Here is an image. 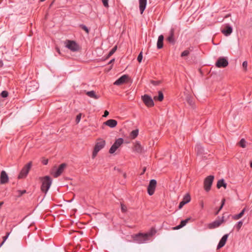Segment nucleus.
I'll list each match as a JSON object with an SVG mask.
<instances>
[{
	"label": "nucleus",
	"instance_id": "obj_8",
	"mask_svg": "<svg viewBox=\"0 0 252 252\" xmlns=\"http://www.w3.org/2000/svg\"><path fill=\"white\" fill-rule=\"evenodd\" d=\"M142 100L145 105L148 107L154 106V102L152 97L148 94H144L141 97Z\"/></svg>",
	"mask_w": 252,
	"mask_h": 252
},
{
	"label": "nucleus",
	"instance_id": "obj_31",
	"mask_svg": "<svg viewBox=\"0 0 252 252\" xmlns=\"http://www.w3.org/2000/svg\"><path fill=\"white\" fill-rule=\"evenodd\" d=\"M243 221L240 220V221H238L237 223V224H235L234 227L237 229V231H239V230L240 229V228H241V227L243 225Z\"/></svg>",
	"mask_w": 252,
	"mask_h": 252
},
{
	"label": "nucleus",
	"instance_id": "obj_49",
	"mask_svg": "<svg viewBox=\"0 0 252 252\" xmlns=\"http://www.w3.org/2000/svg\"><path fill=\"white\" fill-rule=\"evenodd\" d=\"M114 61H115V59H113L111 60H110V61L109 62L108 64L112 63H114Z\"/></svg>",
	"mask_w": 252,
	"mask_h": 252
},
{
	"label": "nucleus",
	"instance_id": "obj_20",
	"mask_svg": "<svg viewBox=\"0 0 252 252\" xmlns=\"http://www.w3.org/2000/svg\"><path fill=\"white\" fill-rule=\"evenodd\" d=\"M133 151L138 153H142L143 151V147L139 142L137 141L135 142L133 147Z\"/></svg>",
	"mask_w": 252,
	"mask_h": 252
},
{
	"label": "nucleus",
	"instance_id": "obj_28",
	"mask_svg": "<svg viewBox=\"0 0 252 252\" xmlns=\"http://www.w3.org/2000/svg\"><path fill=\"white\" fill-rule=\"evenodd\" d=\"M186 204L190 201V196L189 193H187L183 197L182 200Z\"/></svg>",
	"mask_w": 252,
	"mask_h": 252
},
{
	"label": "nucleus",
	"instance_id": "obj_10",
	"mask_svg": "<svg viewBox=\"0 0 252 252\" xmlns=\"http://www.w3.org/2000/svg\"><path fill=\"white\" fill-rule=\"evenodd\" d=\"M157 186V181L155 179H152L150 181L148 186L147 191L150 195L154 194Z\"/></svg>",
	"mask_w": 252,
	"mask_h": 252
},
{
	"label": "nucleus",
	"instance_id": "obj_21",
	"mask_svg": "<svg viewBox=\"0 0 252 252\" xmlns=\"http://www.w3.org/2000/svg\"><path fill=\"white\" fill-rule=\"evenodd\" d=\"M190 220V218H187L184 220H182L180 224L174 227V229H179L181 228L184 227L186 225V224L189 222V221Z\"/></svg>",
	"mask_w": 252,
	"mask_h": 252
},
{
	"label": "nucleus",
	"instance_id": "obj_18",
	"mask_svg": "<svg viewBox=\"0 0 252 252\" xmlns=\"http://www.w3.org/2000/svg\"><path fill=\"white\" fill-rule=\"evenodd\" d=\"M103 124L109 126L111 128H113L117 126V121L114 119H109L105 122Z\"/></svg>",
	"mask_w": 252,
	"mask_h": 252
},
{
	"label": "nucleus",
	"instance_id": "obj_39",
	"mask_svg": "<svg viewBox=\"0 0 252 252\" xmlns=\"http://www.w3.org/2000/svg\"><path fill=\"white\" fill-rule=\"evenodd\" d=\"M18 193V197H20L23 194H24V193H25L26 192V190H18L17 191Z\"/></svg>",
	"mask_w": 252,
	"mask_h": 252
},
{
	"label": "nucleus",
	"instance_id": "obj_26",
	"mask_svg": "<svg viewBox=\"0 0 252 252\" xmlns=\"http://www.w3.org/2000/svg\"><path fill=\"white\" fill-rule=\"evenodd\" d=\"M226 184L224 182L223 179H220L218 181L217 185V187L220 189L221 187H224L225 189L226 188Z\"/></svg>",
	"mask_w": 252,
	"mask_h": 252
},
{
	"label": "nucleus",
	"instance_id": "obj_42",
	"mask_svg": "<svg viewBox=\"0 0 252 252\" xmlns=\"http://www.w3.org/2000/svg\"><path fill=\"white\" fill-rule=\"evenodd\" d=\"M81 114H79L78 115H77L76 120H75L77 124L79 123V122L80 121V120H81Z\"/></svg>",
	"mask_w": 252,
	"mask_h": 252
},
{
	"label": "nucleus",
	"instance_id": "obj_19",
	"mask_svg": "<svg viewBox=\"0 0 252 252\" xmlns=\"http://www.w3.org/2000/svg\"><path fill=\"white\" fill-rule=\"evenodd\" d=\"M140 13L142 14L146 8L147 0H139Z\"/></svg>",
	"mask_w": 252,
	"mask_h": 252
},
{
	"label": "nucleus",
	"instance_id": "obj_32",
	"mask_svg": "<svg viewBox=\"0 0 252 252\" xmlns=\"http://www.w3.org/2000/svg\"><path fill=\"white\" fill-rule=\"evenodd\" d=\"M195 150L197 152V153H201L203 151L202 147L200 145H197L195 146Z\"/></svg>",
	"mask_w": 252,
	"mask_h": 252
},
{
	"label": "nucleus",
	"instance_id": "obj_11",
	"mask_svg": "<svg viewBox=\"0 0 252 252\" xmlns=\"http://www.w3.org/2000/svg\"><path fill=\"white\" fill-rule=\"evenodd\" d=\"M66 166L65 163H62L60 165L59 167L56 169V171L53 173V176L55 178H57L60 176L63 172L64 169Z\"/></svg>",
	"mask_w": 252,
	"mask_h": 252
},
{
	"label": "nucleus",
	"instance_id": "obj_30",
	"mask_svg": "<svg viewBox=\"0 0 252 252\" xmlns=\"http://www.w3.org/2000/svg\"><path fill=\"white\" fill-rule=\"evenodd\" d=\"M138 134V130L137 129L133 130L130 132V136L132 139L136 138Z\"/></svg>",
	"mask_w": 252,
	"mask_h": 252
},
{
	"label": "nucleus",
	"instance_id": "obj_46",
	"mask_svg": "<svg viewBox=\"0 0 252 252\" xmlns=\"http://www.w3.org/2000/svg\"><path fill=\"white\" fill-rule=\"evenodd\" d=\"M185 204H186L183 200L180 202L179 205V209H181Z\"/></svg>",
	"mask_w": 252,
	"mask_h": 252
},
{
	"label": "nucleus",
	"instance_id": "obj_16",
	"mask_svg": "<svg viewBox=\"0 0 252 252\" xmlns=\"http://www.w3.org/2000/svg\"><path fill=\"white\" fill-rule=\"evenodd\" d=\"M228 235H229L228 234H226L222 236V237L220 240V241L217 246L218 249H219L223 247L225 245L226 242L227 241V239L228 238Z\"/></svg>",
	"mask_w": 252,
	"mask_h": 252
},
{
	"label": "nucleus",
	"instance_id": "obj_54",
	"mask_svg": "<svg viewBox=\"0 0 252 252\" xmlns=\"http://www.w3.org/2000/svg\"><path fill=\"white\" fill-rule=\"evenodd\" d=\"M145 170H146V169H145V168H144V169H143V172H144L145 171Z\"/></svg>",
	"mask_w": 252,
	"mask_h": 252
},
{
	"label": "nucleus",
	"instance_id": "obj_44",
	"mask_svg": "<svg viewBox=\"0 0 252 252\" xmlns=\"http://www.w3.org/2000/svg\"><path fill=\"white\" fill-rule=\"evenodd\" d=\"M242 66L244 70L246 71L247 70V67L248 66V63L247 61H244L243 63Z\"/></svg>",
	"mask_w": 252,
	"mask_h": 252
},
{
	"label": "nucleus",
	"instance_id": "obj_17",
	"mask_svg": "<svg viewBox=\"0 0 252 252\" xmlns=\"http://www.w3.org/2000/svg\"><path fill=\"white\" fill-rule=\"evenodd\" d=\"M232 28L229 26H226L223 29L221 30V32L225 36H229L232 32Z\"/></svg>",
	"mask_w": 252,
	"mask_h": 252
},
{
	"label": "nucleus",
	"instance_id": "obj_52",
	"mask_svg": "<svg viewBox=\"0 0 252 252\" xmlns=\"http://www.w3.org/2000/svg\"><path fill=\"white\" fill-rule=\"evenodd\" d=\"M250 166L251 168H252V161L251 162Z\"/></svg>",
	"mask_w": 252,
	"mask_h": 252
},
{
	"label": "nucleus",
	"instance_id": "obj_25",
	"mask_svg": "<svg viewBox=\"0 0 252 252\" xmlns=\"http://www.w3.org/2000/svg\"><path fill=\"white\" fill-rule=\"evenodd\" d=\"M164 98L163 94L161 91L158 92V96H155L154 99L155 100H158L159 101H162Z\"/></svg>",
	"mask_w": 252,
	"mask_h": 252
},
{
	"label": "nucleus",
	"instance_id": "obj_15",
	"mask_svg": "<svg viewBox=\"0 0 252 252\" xmlns=\"http://www.w3.org/2000/svg\"><path fill=\"white\" fill-rule=\"evenodd\" d=\"M8 175L5 171H2L0 173V181L1 184H4L8 182Z\"/></svg>",
	"mask_w": 252,
	"mask_h": 252
},
{
	"label": "nucleus",
	"instance_id": "obj_53",
	"mask_svg": "<svg viewBox=\"0 0 252 252\" xmlns=\"http://www.w3.org/2000/svg\"><path fill=\"white\" fill-rule=\"evenodd\" d=\"M45 0H40V1L43 2Z\"/></svg>",
	"mask_w": 252,
	"mask_h": 252
},
{
	"label": "nucleus",
	"instance_id": "obj_12",
	"mask_svg": "<svg viewBox=\"0 0 252 252\" xmlns=\"http://www.w3.org/2000/svg\"><path fill=\"white\" fill-rule=\"evenodd\" d=\"M128 78L127 75H124L118 78L114 83L115 85H121L126 82L127 79Z\"/></svg>",
	"mask_w": 252,
	"mask_h": 252
},
{
	"label": "nucleus",
	"instance_id": "obj_50",
	"mask_svg": "<svg viewBox=\"0 0 252 252\" xmlns=\"http://www.w3.org/2000/svg\"><path fill=\"white\" fill-rule=\"evenodd\" d=\"M56 51H57L59 54H60V49H59V48H58V47H57V48H56Z\"/></svg>",
	"mask_w": 252,
	"mask_h": 252
},
{
	"label": "nucleus",
	"instance_id": "obj_22",
	"mask_svg": "<svg viewBox=\"0 0 252 252\" xmlns=\"http://www.w3.org/2000/svg\"><path fill=\"white\" fill-rule=\"evenodd\" d=\"M164 36L163 35H160L158 39L157 48L158 49H161L163 47Z\"/></svg>",
	"mask_w": 252,
	"mask_h": 252
},
{
	"label": "nucleus",
	"instance_id": "obj_51",
	"mask_svg": "<svg viewBox=\"0 0 252 252\" xmlns=\"http://www.w3.org/2000/svg\"><path fill=\"white\" fill-rule=\"evenodd\" d=\"M123 177L124 178H126V173H123Z\"/></svg>",
	"mask_w": 252,
	"mask_h": 252
},
{
	"label": "nucleus",
	"instance_id": "obj_5",
	"mask_svg": "<svg viewBox=\"0 0 252 252\" xmlns=\"http://www.w3.org/2000/svg\"><path fill=\"white\" fill-rule=\"evenodd\" d=\"M214 179V176L213 175L208 176L205 179L204 181V188L206 191L208 192L211 189Z\"/></svg>",
	"mask_w": 252,
	"mask_h": 252
},
{
	"label": "nucleus",
	"instance_id": "obj_35",
	"mask_svg": "<svg viewBox=\"0 0 252 252\" xmlns=\"http://www.w3.org/2000/svg\"><path fill=\"white\" fill-rule=\"evenodd\" d=\"M79 27L84 31H85L87 33H89V30L88 28L83 24H81L79 26Z\"/></svg>",
	"mask_w": 252,
	"mask_h": 252
},
{
	"label": "nucleus",
	"instance_id": "obj_40",
	"mask_svg": "<svg viewBox=\"0 0 252 252\" xmlns=\"http://www.w3.org/2000/svg\"><path fill=\"white\" fill-rule=\"evenodd\" d=\"M108 0H101L104 7H109Z\"/></svg>",
	"mask_w": 252,
	"mask_h": 252
},
{
	"label": "nucleus",
	"instance_id": "obj_24",
	"mask_svg": "<svg viewBox=\"0 0 252 252\" xmlns=\"http://www.w3.org/2000/svg\"><path fill=\"white\" fill-rule=\"evenodd\" d=\"M86 94L91 98H93L95 99L99 98V96L96 95L94 91H88L86 93Z\"/></svg>",
	"mask_w": 252,
	"mask_h": 252
},
{
	"label": "nucleus",
	"instance_id": "obj_7",
	"mask_svg": "<svg viewBox=\"0 0 252 252\" xmlns=\"http://www.w3.org/2000/svg\"><path fill=\"white\" fill-rule=\"evenodd\" d=\"M134 240L135 242L139 244L145 243L149 239L147 237V234L146 233H139L136 234L134 237Z\"/></svg>",
	"mask_w": 252,
	"mask_h": 252
},
{
	"label": "nucleus",
	"instance_id": "obj_33",
	"mask_svg": "<svg viewBox=\"0 0 252 252\" xmlns=\"http://www.w3.org/2000/svg\"><path fill=\"white\" fill-rule=\"evenodd\" d=\"M246 141H245V140L243 138L240 141L239 145L242 148H245L246 146Z\"/></svg>",
	"mask_w": 252,
	"mask_h": 252
},
{
	"label": "nucleus",
	"instance_id": "obj_3",
	"mask_svg": "<svg viewBox=\"0 0 252 252\" xmlns=\"http://www.w3.org/2000/svg\"><path fill=\"white\" fill-rule=\"evenodd\" d=\"M105 145V140L100 139L98 140L95 145L92 154V158H94L97 155L98 152L101 150Z\"/></svg>",
	"mask_w": 252,
	"mask_h": 252
},
{
	"label": "nucleus",
	"instance_id": "obj_6",
	"mask_svg": "<svg viewBox=\"0 0 252 252\" xmlns=\"http://www.w3.org/2000/svg\"><path fill=\"white\" fill-rule=\"evenodd\" d=\"M124 143V139L122 138H119L116 140L114 143L111 147L109 149V152L112 154H114L116 150L123 144Z\"/></svg>",
	"mask_w": 252,
	"mask_h": 252
},
{
	"label": "nucleus",
	"instance_id": "obj_14",
	"mask_svg": "<svg viewBox=\"0 0 252 252\" xmlns=\"http://www.w3.org/2000/svg\"><path fill=\"white\" fill-rule=\"evenodd\" d=\"M223 221V217L221 220H216L208 225L209 229H214L219 227Z\"/></svg>",
	"mask_w": 252,
	"mask_h": 252
},
{
	"label": "nucleus",
	"instance_id": "obj_9",
	"mask_svg": "<svg viewBox=\"0 0 252 252\" xmlns=\"http://www.w3.org/2000/svg\"><path fill=\"white\" fill-rule=\"evenodd\" d=\"M228 64L227 60L224 57H220L216 62L215 65L219 68H224L226 67Z\"/></svg>",
	"mask_w": 252,
	"mask_h": 252
},
{
	"label": "nucleus",
	"instance_id": "obj_2",
	"mask_svg": "<svg viewBox=\"0 0 252 252\" xmlns=\"http://www.w3.org/2000/svg\"><path fill=\"white\" fill-rule=\"evenodd\" d=\"M65 47L72 52H77L80 49V47L74 40H66L65 42Z\"/></svg>",
	"mask_w": 252,
	"mask_h": 252
},
{
	"label": "nucleus",
	"instance_id": "obj_37",
	"mask_svg": "<svg viewBox=\"0 0 252 252\" xmlns=\"http://www.w3.org/2000/svg\"><path fill=\"white\" fill-rule=\"evenodd\" d=\"M9 235V233H7L6 235L3 237V241L0 244V248L3 245L6 240L7 239L8 236Z\"/></svg>",
	"mask_w": 252,
	"mask_h": 252
},
{
	"label": "nucleus",
	"instance_id": "obj_23",
	"mask_svg": "<svg viewBox=\"0 0 252 252\" xmlns=\"http://www.w3.org/2000/svg\"><path fill=\"white\" fill-rule=\"evenodd\" d=\"M245 211H246V208H244L239 214L233 216L232 219L234 220H239V219L243 217Z\"/></svg>",
	"mask_w": 252,
	"mask_h": 252
},
{
	"label": "nucleus",
	"instance_id": "obj_47",
	"mask_svg": "<svg viewBox=\"0 0 252 252\" xmlns=\"http://www.w3.org/2000/svg\"><path fill=\"white\" fill-rule=\"evenodd\" d=\"M42 163L44 165H47L48 164V160L47 159H44L42 161Z\"/></svg>",
	"mask_w": 252,
	"mask_h": 252
},
{
	"label": "nucleus",
	"instance_id": "obj_38",
	"mask_svg": "<svg viewBox=\"0 0 252 252\" xmlns=\"http://www.w3.org/2000/svg\"><path fill=\"white\" fill-rule=\"evenodd\" d=\"M143 59V55H142V52H141L138 57H137V61L139 63H141Z\"/></svg>",
	"mask_w": 252,
	"mask_h": 252
},
{
	"label": "nucleus",
	"instance_id": "obj_36",
	"mask_svg": "<svg viewBox=\"0 0 252 252\" xmlns=\"http://www.w3.org/2000/svg\"><path fill=\"white\" fill-rule=\"evenodd\" d=\"M8 95V93L6 91H3L0 94V96L3 98L7 97Z\"/></svg>",
	"mask_w": 252,
	"mask_h": 252
},
{
	"label": "nucleus",
	"instance_id": "obj_43",
	"mask_svg": "<svg viewBox=\"0 0 252 252\" xmlns=\"http://www.w3.org/2000/svg\"><path fill=\"white\" fill-rule=\"evenodd\" d=\"M224 202H225V199H223L222 200H221V206H220L218 211L216 213V214H217L222 209V208L223 207V206L224 205Z\"/></svg>",
	"mask_w": 252,
	"mask_h": 252
},
{
	"label": "nucleus",
	"instance_id": "obj_48",
	"mask_svg": "<svg viewBox=\"0 0 252 252\" xmlns=\"http://www.w3.org/2000/svg\"><path fill=\"white\" fill-rule=\"evenodd\" d=\"M109 115V112L107 110H105L104 112L103 116L104 117H107Z\"/></svg>",
	"mask_w": 252,
	"mask_h": 252
},
{
	"label": "nucleus",
	"instance_id": "obj_34",
	"mask_svg": "<svg viewBox=\"0 0 252 252\" xmlns=\"http://www.w3.org/2000/svg\"><path fill=\"white\" fill-rule=\"evenodd\" d=\"M190 51L189 50L184 51L181 54V57L187 56L189 55Z\"/></svg>",
	"mask_w": 252,
	"mask_h": 252
},
{
	"label": "nucleus",
	"instance_id": "obj_45",
	"mask_svg": "<svg viewBox=\"0 0 252 252\" xmlns=\"http://www.w3.org/2000/svg\"><path fill=\"white\" fill-rule=\"evenodd\" d=\"M121 210L124 213L126 211V207L123 204H121Z\"/></svg>",
	"mask_w": 252,
	"mask_h": 252
},
{
	"label": "nucleus",
	"instance_id": "obj_29",
	"mask_svg": "<svg viewBox=\"0 0 252 252\" xmlns=\"http://www.w3.org/2000/svg\"><path fill=\"white\" fill-rule=\"evenodd\" d=\"M117 46H115L109 52L106 58L108 59L117 50Z\"/></svg>",
	"mask_w": 252,
	"mask_h": 252
},
{
	"label": "nucleus",
	"instance_id": "obj_13",
	"mask_svg": "<svg viewBox=\"0 0 252 252\" xmlns=\"http://www.w3.org/2000/svg\"><path fill=\"white\" fill-rule=\"evenodd\" d=\"M174 28H171L169 32V35L166 38L167 41L172 44H174L175 41L174 38Z\"/></svg>",
	"mask_w": 252,
	"mask_h": 252
},
{
	"label": "nucleus",
	"instance_id": "obj_4",
	"mask_svg": "<svg viewBox=\"0 0 252 252\" xmlns=\"http://www.w3.org/2000/svg\"><path fill=\"white\" fill-rule=\"evenodd\" d=\"M32 166V162L31 161L28 163L27 164H26L22 169L21 170L20 173H19L18 175V178L19 179H22L25 178L28 174L29 173V172Z\"/></svg>",
	"mask_w": 252,
	"mask_h": 252
},
{
	"label": "nucleus",
	"instance_id": "obj_41",
	"mask_svg": "<svg viewBox=\"0 0 252 252\" xmlns=\"http://www.w3.org/2000/svg\"><path fill=\"white\" fill-rule=\"evenodd\" d=\"M151 84H152L153 85H154L155 86H158L160 84V81L151 80Z\"/></svg>",
	"mask_w": 252,
	"mask_h": 252
},
{
	"label": "nucleus",
	"instance_id": "obj_1",
	"mask_svg": "<svg viewBox=\"0 0 252 252\" xmlns=\"http://www.w3.org/2000/svg\"><path fill=\"white\" fill-rule=\"evenodd\" d=\"M40 179L42 182L41 190L43 192L46 193L51 187L52 180L49 176L41 177Z\"/></svg>",
	"mask_w": 252,
	"mask_h": 252
},
{
	"label": "nucleus",
	"instance_id": "obj_27",
	"mask_svg": "<svg viewBox=\"0 0 252 252\" xmlns=\"http://www.w3.org/2000/svg\"><path fill=\"white\" fill-rule=\"evenodd\" d=\"M157 232L156 229L154 228L151 229L150 231L147 233H146L147 234V237L149 239L150 237L152 236L154 234H155Z\"/></svg>",
	"mask_w": 252,
	"mask_h": 252
}]
</instances>
